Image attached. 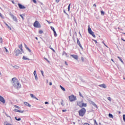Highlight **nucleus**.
Here are the masks:
<instances>
[{
	"label": "nucleus",
	"instance_id": "nucleus-23",
	"mask_svg": "<svg viewBox=\"0 0 125 125\" xmlns=\"http://www.w3.org/2000/svg\"><path fill=\"white\" fill-rule=\"evenodd\" d=\"M108 117L109 118H111V119H114V116L111 113H109Z\"/></svg>",
	"mask_w": 125,
	"mask_h": 125
},
{
	"label": "nucleus",
	"instance_id": "nucleus-49",
	"mask_svg": "<svg viewBox=\"0 0 125 125\" xmlns=\"http://www.w3.org/2000/svg\"><path fill=\"white\" fill-rule=\"evenodd\" d=\"M81 59H82V61H83H83H84V59H83V58H81Z\"/></svg>",
	"mask_w": 125,
	"mask_h": 125
},
{
	"label": "nucleus",
	"instance_id": "nucleus-15",
	"mask_svg": "<svg viewBox=\"0 0 125 125\" xmlns=\"http://www.w3.org/2000/svg\"><path fill=\"white\" fill-rule=\"evenodd\" d=\"M3 50L4 52H6V53H9V51H8V50L5 47H3Z\"/></svg>",
	"mask_w": 125,
	"mask_h": 125
},
{
	"label": "nucleus",
	"instance_id": "nucleus-42",
	"mask_svg": "<svg viewBox=\"0 0 125 125\" xmlns=\"http://www.w3.org/2000/svg\"><path fill=\"white\" fill-rule=\"evenodd\" d=\"M0 42L1 43H2V38H0Z\"/></svg>",
	"mask_w": 125,
	"mask_h": 125
},
{
	"label": "nucleus",
	"instance_id": "nucleus-10",
	"mask_svg": "<svg viewBox=\"0 0 125 125\" xmlns=\"http://www.w3.org/2000/svg\"><path fill=\"white\" fill-rule=\"evenodd\" d=\"M33 74L35 77V79L36 81H38L39 80V78H38V75H37V73L36 72V70H35L33 72Z\"/></svg>",
	"mask_w": 125,
	"mask_h": 125
},
{
	"label": "nucleus",
	"instance_id": "nucleus-62",
	"mask_svg": "<svg viewBox=\"0 0 125 125\" xmlns=\"http://www.w3.org/2000/svg\"><path fill=\"white\" fill-rule=\"evenodd\" d=\"M61 105H62V106H64V104H63L62 102L61 103Z\"/></svg>",
	"mask_w": 125,
	"mask_h": 125
},
{
	"label": "nucleus",
	"instance_id": "nucleus-59",
	"mask_svg": "<svg viewBox=\"0 0 125 125\" xmlns=\"http://www.w3.org/2000/svg\"><path fill=\"white\" fill-rule=\"evenodd\" d=\"M41 74H43V71L41 70Z\"/></svg>",
	"mask_w": 125,
	"mask_h": 125
},
{
	"label": "nucleus",
	"instance_id": "nucleus-8",
	"mask_svg": "<svg viewBox=\"0 0 125 125\" xmlns=\"http://www.w3.org/2000/svg\"><path fill=\"white\" fill-rule=\"evenodd\" d=\"M18 5L20 9H25V8H26V7H25L24 6H23V5H22L20 3H18Z\"/></svg>",
	"mask_w": 125,
	"mask_h": 125
},
{
	"label": "nucleus",
	"instance_id": "nucleus-33",
	"mask_svg": "<svg viewBox=\"0 0 125 125\" xmlns=\"http://www.w3.org/2000/svg\"><path fill=\"white\" fill-rule=\"evenodd\" d=\"M39 34H42L43 33V32L42 31V30H40L39 31Z\"/></svg>",
	"mask_w": 125,
	"mask_h": 125
},
{
	"label": "nucleus",
	"instance_id": "nucleus-40",
	"mask_svg": "<svg viewBox=\"0 0 125 125\" xmlns=\"http://www.w3.org/2000/svg\"><path fill=\"white\" fill-rule=\"evenodd\" d=\"M14 106L15 107V108H17V109H20V107H19L17 105H15Z\"/></svg>",
	"mask_w": 125,
	"mask_h": 125
},
{
	"label": "nucleus",
	"instance_id": "nucleus-12",
	"mask_svg": "<svg viewBox=\"0 0 125 125\" xmlns=\"http://www.w3.org/2000/svg\"><path fill=\"white\" fill-rule=\"evenodd\" d=\"M89 103L90 104H92L93 106H94V107H96V108H97V105H96V104H95V103L93 101H89Z\"/></svg>",
	"mask_w": 125,
	"mask_h": 125
},
{
	"label": "nucleus",
	"instance_id": "nucleus-63",
	"mask_svg": "<svg viewBox=\"0 0 125 125\" xmlns=\"http://www.w3.org/2000/svg\"><path fill=\"white\" fill-rule=\"evenodd\" d=\"M93 6L96 7V4H93Z\"/></svg>",
	"mask_w": 125,
	"mask_h": 125
},
{
	"label": "nucleus",
	"instance_id": "nucleus-41",
	"mask_svg": "<svg viewBox=\"0 0 125 125\" xmlns=\"http://www.w3.org/2000/svg\"><path fill=\"white\" fill-rule=\"evenodd\" d=\"M6 117H8V118H10V119H11V117H10V116L8 115V114H6Z\"/></svg>",
	"mask_w": 125,
	"mask_h": 125
},
{
	"label": "nucleus",
	"instance_id": "nucleus-57",
	"mask_svg": "<svg viewBox=\"0 0 125 125\" xmlns=\"http://www.w3.org/2000/svg\"><path fill=\"white\" fill-rule=\"evenodd\" d=\"M0 17H1V18H2V15L0 13Z\"/></svg>",
	"mask_w": 125,
	"mask_h": 125
},
{
	"label": "nucleus",
	"instance_id": "nucleus-7",
	"mask_svg": "<svg viewBox=\"0 0 125 125\" xmlns=\"http://www.w3.org/2000/svg\"><path fill=\"white\" fill-rule=\"evenodd\" d=\"M15 53H16V56H18L20 54H21V51L19 49L15 50L14 51Z\"/></svg>",
	"mask_w": 125,
	"mask_h": 125
},
{
	"label": "nucleus",
	"instance_id": "nucleus-46",
	"mask_svg": "<svg viewBox=\"0 0 125 125\" xmlns=\"http://www.w3.org/2000/svg\"><path fill=\"white\" fill-rule=\"evenodd\" d=\"M33 1L34 3H37V0H33Z\"/></svg>",
	"mask_w": 125,
	"mask_h": 125
},
{
	"label": "nucleus",
	"instance_id": "nucleus-60",
	"mask_svg": "<svg viewBox=\"0 0 125 125\" xmlns=\"http://www.w3.org/2000/svg\"><path fill=\"white\" fill-rule=\"evenodd\" d=\"M44 103H45V104H48V102H45Z\"/></svg>",
	"mask_w": 125,
	"mask_h": 125
},
{
	"label": "nucleus",
	"instance_id": "nucleus-28",
	"mask_svg": "<svg viewBox=\"0 0 125 125\" xmlns=\"http://www.w3.org/2000/svg\"><path fill=\"white\" fill-rule=\"evenodd\" d=\"M94 125H98V123H97V122H96V120L95 119H94Z\"/></svg>",
	"mask_w": 125,
	"mask_h": 125
},
{
	"label": "nucleus",
	"instance_id": "nucleus-43",
	"mask_svg": "<svg viewBox=\"0 0 125 125\" xmlns=\"http://www.w3.org/2000/svg\"><path fill=\"white\" fill-rule=\"evenodd\" d=\"M47 46H49V48H52V47H51V46L50 45H48L47 44Z\"/></svg>",
	"mask_w": 125,
	"mask_h": 125
},
{
	"label": "nucleus",
	"instance_id": "nucleus-50",
	"mask_svg": "<svg viewBox=\"0 0 125 125\" xmlns=\"http://www.w3.org/2000/svg\"><path fill=\"white\" fill-rule=\"evenodd\" d=\"M46 21L47 22V23H48L49 24H50L51 23V22H50L49 21L46 20Z\"/></svg>",
	"mask_w": 125,
	"mask_h": 125
},
{
	"label": "nucleus",
	"instance_id": "nucleus-34",
	"mask_svg": "<svg viewBox=\"0 0 125 125\" xmlns=\"http://www.w3.org/2000/svg\"><path fill=\"white\" fill-rule=\"evenodd\" d=\"M44 59H45L46 61H47L48 63H50V62H49V61H48V60L46 58H44Z\"/></svg>",
	"mask_w": 125,
	"mask_h": 125
},
{
	"label": "nucleus",
	"instance_id": "nucleus-35",
	"mask_svg": "<svg viewBox=\"0 0 125 125\" xmlns=\"http://www.w3.org/2000/svg\"><path fill=\"white\" fill-rule=\"evenodd\" d=\"M70 6H71V4H69L68 6V11H70Z\"/></svg>",
	"mask_w": 125,
	"mask_h": 125
},
{
	"label": "nucleus",
	"instance_id": "nucleus-17",
	"mask_svg": "<svg viewBox=\"0 0 125 125\" xmlns=\"http://www.w3.org/2000/svg\"><path fill=\"white\" fill-rule=\"evenodd\" d=\"M23 104H24V105H25V106H27L28 107H31V104H29L27 102H24Z\"/></svg>",
	"mask_w": 125,
	"mask_h": 125
},
{
	"label": "nucleus",
	"instance_id": "nucleus-24",
	"mask_svg": "<svg viewBox=\"0 0 125 125\" xmlns=\"http://www.w3.org/2000/svg\"><path fill=\"white\" fill-rule=\"evenodd\" d=\"M117 58H118V59H119L120 61H121V62H122V63L123 64H124V61H123V60L122 59V58H121V57L118 56V57H117Z\"/></svg>",
	"mask_w": 125,
	"mask_h": 125
},
{
	"label": "nucleus",
	"instance_id": "nucleus-36",
	"mask_svg": "<svg viewBox=\"0 0 125 125\" xmlns=\"http://www.w3.org/2000/svg\"><path fill=\"white\" fill-rule=\"evenodd\" d=\"M20 16L22 18V20H24V17L23 16V15H20Z\"/></svg>",
	"mask_w": 125,
	"mask_h": 125
},
{
	"label": "nucleus",
	"instance_id": "nucleus-56",
	"mask_svg": "<svg viewBox=\"0 0 125 125\" xmlns=\"http://www.w3.org/2000/svg\"><path fill=\"white\" fill-rule=\"evenodd\" d=\"M62 112H66V111H67V110H66V109H63V110H62Z\"/></svg>",
	"mask_w": 125,
	"mask_h": 125
},
{
	"label": "nucleus",
	"instance_id": "nucleus-27",
	"mask_svg": "<svg viewBox=\"0 0 125 125\" xmlns=\"http://www.w3.org/2000/svg\"><path fill=\"white\" fill-rule=\"evenodd\" d=\"M60 86L61 89H62V90H63V91H65L66 90L64 89V88L63 86H62V85H60Z\"/></svg>",
	"mask_w": 125,
	"mask_h": 125
},
{
	"label": "nucleus",
	"instance_id": "nucleus-26",
	"mask_svg": "<svg viewBox=\"0 0 125 125\" xmlns=\"http://www.w3.org/2000/svg\"><path fill=\"white\" fill-rule=\"evenodd\" d=\"M13 68H15V69H18L20 68L19 66L18 65H14V66H13Z\"/></svg>",
	"mask_w": 125,
	"mask_h": 125
},
{
	"label": "nucleus",
	"instance_id": "nucleus-22",
	"mask_svg": "<svg viewBox=\"0 0 125 125\" xmlns=\"http://www.w3.org/2000/svg\"><path fill=\"white\" fill-rule=\"evenodd\" d=\"M86 106H87L86 104L82 103V105H81V108H83V107H86Z\"/></svg>",
	"mask_w": 125,
	"mask_h": 125
},
{
	"label": "nucleus",
	"instance_id": "nucleus-6",
	"mask_svg": "<svg viewBox=\"0 0 125 125\" xmlns=\"http://www.w3.org/2000/svg\"><path fill=\"white\" fill-rule=\"evenodd\" d=\"M9 15L11 16V18L13 19V21L15 22H18V21L17 20V18L14 16L13 14H12L11 13L9 14Z\"/></svg>",
	"mask_w": 125,
	"mask_h": 125
},
{
	"label": "nucleus",
	"instance_id": "nucleus-44",
	"mask_svg": "<svg viewBox=\"0 0 125 125\" xmlns=\"http://www.w3.org/2000/svg\"><path fill=\"white\" fill-rule=\"evenodd\" d=\"M79 95H80V96H81V97H83V95H82V93H81V92H79Z\"/></svg>",
	"mask_w": 125,
	"mask_h": 125
},
{
	"label": "nucleus",
	"instance_id": "nucleus-45",
	"mask_svg": "<svg viewBox=\"0 0 125 125\" xmlns=\"http://www.w3.org/2000/svg\"><path fill=\"white\" fill-rule=\"evenodd\" d=\"M50 49H51V50H52V51H53V52H55V50H54V49L53 48H50Z\"/></svg>",
	"mask_w": 125,
	"mask_h": 125
},
{
	"label": "nucleus",
	"instance_id": "nucleus-31",
	"mask_svg": "<svg viewBox=\"0 0 125 125\" xmlns=\"http://www.w3.org/2000/svg\"><path fill=\"white\" fill-rule=\"evenodd\" d=\"M51 29L53 31V32L55 31V29H54V27L53 26H51Z\"/></svg>",
	"mask_w": 125,
	"mask_h": 125
},
{
	"label": "nucleus",
	"instance_id": "nucleus-39",
	"mask_svg": "<svg viewBox=\"0 0 125 125\" xmlns=\"http://www.w3.org/2000/svg\"><path fill=\"white\" fill-rule=\"evenodd\" d=\"M63 12H64V13H65V14H66V15H67L68 16H69V15L67 14V13L66 12V11H65V10H63Z\"/></svg>",
	"mask_w": 125,
	"mask_h": 125
},
{
	"label": "nucleus",
	"instance_id": "nucleus-18",
	"mask_svg": "<svg viewBox=\"0 0 125 125\" xmlns=\"http://www.w3.org/2000/svg\"><path fill=\"white\" fill-rule=\"evenodd\" d=\"M14 111H15V112H18V113H24V111L20 110H19V109H15L14 110Z\"/></svg>",
	"mask_w": 125,
	"mask_h": 125
},
{
	"label": "nucleus",
	"instance_id": "nucleus-64",
	"mask_svg": "<svg viewBox=\"0 0 125 125\" xmlns=\"http://www.w3.org/2000/svg\"><path fill=\"white\" fill-rule=\"evenodd\" d=\"M99 125H102V124H101V123H100L99 124Z\"/></svg>",
	"mask_w": 125,
	"mask_h": 125
},
{
	"label": "nucleus",
	"instance_id": "nucleus-55",
	"mask_svg": "<svg viewBox=\"0 0 125 125\" xmlns=\"http://www.w3.org/2000/svg\"><path fill=\"white\" fill-rule=\"evenodd\" d=\"M83 125H89V124L88 123H84Z\"/></svg>",
	"mask_w": 125,
	"mask_h": 125
},
{
	"label": "nucleus",
	"instance_id": "nucleus-11",
	"mask_svg": "<svg viewBox=\"0 0 125 125\" xmlns=\"http://www.w3.org/2000/svg\"><path fill=\"white\" fill-rule=\"evenodd\" d=\"M77 104L78 106H79V107H82V105L83 104V101H77Z\"/></svg>",
	"mask_w": 125,
	"mask_h": 125
},
{
	"label": "nucleus",
	"instance_id": "nucleus-48",
	"mask_svg": "<svg viewBox=\"0 0 125 125\" xmlns=\"http://www.w3.org/2000/svg\"><path fill=\"white\" fill-rule=\"evenodd\" d=\"M8 29H9V30H10V31H11V30H12L11 27H10V26H9V25L8 26Z\"/></svg>",
	"mask_w": 125,
	"mask_h": 125
},
{
	"label": "nucleus",
	"instance_id": "nucleus-47",
	"mask_svg": "<svg viewBox=\"0 0 125 125\" xmlns=\"http://www.w3.org/2000/svg\"><path fill=\"white\" fill-rule=\"evenodd\" d=\"M59 1H60V0H56V2H57V3H58Z\"/></svg>",
	"mask_w": 125,
	"mask_h": 125
},
{
	"label": "nucleus",
	"instance_id": "nucleus-51",
	"mask_svg": "<svg viewBox=\"0 0 125 125\" xmlns=\"http://www.w3.org/2000/svg\"><path fill=\"white\" fill-rule=\"evenodd\" d=\"M4 24L5 25H6V26H7V27H8V26H9L8 25V24H7V23H6V22H4Z\"/></svg>",
	"mask_w": 125,
	"mask_h": 125
},
{
	"label": "nucleus",
	"instance_id": "nucleus-53",
	"mask_svg": "<svg viewBox=\"0 0 125 125\" xmlns=\"http://www.w3.org/2000/svg\"><path fill=\"white\" fill-rule=\"evenodd\" d=\"M93 41L95 42V43H97V41L96 40H93Z\"/></svg>",
	"mask_w": 125,
	"mask_h": 125
},
{
	"label": "nucleus",
	"instance_id": "nucleus-52",
	"mask_svg": "<svg viewBox=\"0 0 125 125\" xmlns=\"http://www.w3.org/2000/svg\"><path fill=\"white\" fill-rule=\"evenodd\" d=\"M66 53V52L65 51H63L62 52V55H65V54Z\"/></svg>",
	"mask_w": 125,
	"mask_h": 125
},
{
	"label": "nucleus",
	"instance_id": "nucleus-19",
	"mask_svg": "<svg viewBox=\"0 0 125 125\" xmlns=\"http://www.w3.org/2000/svg\"><path fill=\"white\" fill-rule=\"evenodd\" d=\"M99 86H100V87H103V88H106V87H107V86H106L105 84H100L99 85Z\"/></svg>",
	"mask_w": 125,
	"mask_h": 125
},
{
	"label": "nucleus",
	"instance_id": "nucleus-21",
	"mask_svg": "<svg viewBox=\"0 0 125 125\" xmlns=\"http://www.w3.org/2000/svg\"><path fill=\"white\" fill-rule=\"evenodd\" d=\"M19 48H20L22 52H24V50H23V47L22 46V44H21V45L19 46Z\"/></svg>",
	"mask_w": 125,
	"mask_h": 125
},
{
	"label": "nucleus",
	"instance_id": "nucleus-30",
	"mask_svg": "<svg viewBox=\"0 0 125 125\" xmlns=\"http://www.w3.org/2000/svg\"><path fill=\"white\" fill-rule=\"evenodd\" d=\"M107 100H108L110 102L112 101V99L110 97H107Z\"/></svg>",
	"mask_w": 125,
	"mask_h": 125
},
{
	"label": "nucleus",
	"instance_id": "nucleus-16",
	"mask_svg": "<svg viewBox=\"0 0 125 125\" xmlns=\"http://www.w3.org/2000/svg\"><path fill=\"white\" fill-rule=\"evenodd\" d=\"M71 56L73 57L74 59H76V60H78V55H71Z\"/></svg>",
	"mask_w": 125,
	"mask_h": 125
},
{
	"label": "nucleus",
	"instance_id": "nucleus-2",
	"mask_svg": "<svg viewBox=\"0 0 125 125\" xmlns=\"http://www.w3.org/2000/svg\"><path fill=\"white\" fill-rule=\"evenodd\" d=\"M85 112H86L85 108H82L79 111V116H80V117H83V116H84V114H85Z\"/></svg>",
	"mask_w": 125,
	"mask_h": 125
},
{
	"label": "nucleus",
	"instance_id": "nucleus-13",
	"mask_svg": "<svg viewBox=\"0 0 125 125\" xmlns=\"http://www.w3.org/2000/svg\"><path fill=\"white\" fill-rule=\"evenodd\" d=\"M77 44H78V45H79L80 48L81 49H83V46H82V44H81V42H80V40H79L78 39H77Z\"/></svg>",
	"mask_w": 125,
	"mask_h": 125
},
{
	"label": "nucleus",
	"instance_id": "nucleus-4",
	"mask_svg": "<svg viewBox=\"0 0 125 125\" xmlns=\"http://www.w3.org/2000/svg\"><path fill=\"white\" fill-rule=\"evenodd\" d=\"M68 97L70 102H73L77 100V97H76V96H74V95H71V96H69Z\"/></svg>",
	"mask_w": 125,
	"mask_h": 125
},
{
	"label": "nucleus",
	"instance_id": "nucleus-3",
	"mask_svg": "<svg viewBox=\"0 0 125 125\" xmlns=\"http://www.w3.org/2000/svg\"><path fill=\"white\" fill-rule=\"evenodd\" d=\"M88 32L90 34V35H91V36H92V37H93V38L96 37L95 35H94V32H93V31H92V30H91V28H90V26L89 25H88Z\"/></svg>",
	"mask_w": 125,
	"mask_h": 125
},
{
	"label": "nucleus",
	"instance_id": "nucleus-1",
	"mask_svg": "<svg viewBox=\"0 0 125 125\" xmlns=\"http://www.w3.org/2000/svg\"><path fill=\"white\" fill-rule=\"evenodd\" d=\"M12 85L15 88H16V89L21 88V84L19 83V81H18V79H16V78H12Z\"/></svg>",
	"mask_w": 125,
	"mask_h": 125
},
{
	"label": "nucleus",
	"instance_id": "nucleus-38",
	"mask_svg": "<svg viewBox=\"0 0 125 125\" xmlns=\"http://www.w3.org/2000/svg\"><path fill=\"white\" fill-rule=\"evenodd\" d=\"M123 120L124 121V122H125V114H124L123 115Z\"/></svg>",
	"mask_w": 125,
	"mask_h": 125
},
{
	"label": "nucleus",
	"instance_id": "nucleus-20",
	"mask_svg": "<svg viewBox=\"0 0 125 125\" xmlns=\"http://www.w3.org/2000/svg\"><path fill=\"white\" fill-rule=\"evenodd\" d=\"M24 44V47H25V48H26V49H27V50H28V51H29V52H31V49H30V48H29V47H28V46H27V45L26 44Z\"/></svg>",
	"mask_w": 125,
	"mask_h": 125
},
{
	"label": "nucleus",
	"instance_id": "nucleus-54",
	"mask_svg": "<svg viewBox=\"0 0 125 125\" xmlns=\"http://www.w3.org/2000/svg\"><path fill=\"white\" fill-rule=\"evenodd\" d=\"M64 63L66 66H68V63H67V62H65Z\"/></svg>",
	"mask_w": 125,
	"mask_h": 125
},
{
	"label": "nucleus",
	"instance_id": "nucleus-32",
	"mask_svg": "<svg viewBox=\"0 0 125 125\" xmlns=\"http://www.w3.org/2000/svg\"><path fill=\"white\" fill-rule=\"evenodd\" d=\"M101 13L102 15H104V14H105V12H104V11H101Z\"/></svg>",
	"mask_w": 125,
	"mask_h": 125
},
{
	"label": "nucleus",
	"instance_id": "nucleus-58",
	"mask_svg": "<svg viewBox=\"0 0 125 125\" xmlns=\"http://www.w3.org/2000/svg\"><path fill=\"white\" fill-rule=\"evenodd\" d=\"M49 85H52V83L50 82V83H49Z\"/></svg>",
	"mask_w": 125,
	"mask_h": 125
},
{
	"label": "nucleus",
	"instance_id": "nucleus-5",
	"mask_svg": "<svg viewBox=\"0 0 125 125\" xmlns=\"http://www.w3.org/2000/svg\"><path fill=\"white\" fill-rule=\"evenodd\" d=\"M33 25L35 28H41V23H40L38 21H35L33 24Z\"/></svg>",
	"mask_w": 125,
	"mask_h": 125
},
{
	"label": "nucleus",
	"instance_id": "nucleus-9",
	"mask_svg": "<svg viewBox=\"0 0 125 125\" xmlns=\"http://www.w3.org/2000/svg\"><path fill=\"white\" fill-rule=\"evenodd\" d=\"M0 102H2L3 104H4V103H5V100H4V98L1 96H0Z\"/></svg>",
	"mask_w": 125,
	"mask_h": 125
},
{
	"label": "nucleus",
	"instance_id": "nucleus-25",
	"mask_svg": "<svg viewBox=\"0 0 125 125\" xmlns=\"http://www.w3.org/2000/svg\"><path fill=\"white\" fill-rule=\"evenodd\" d=\"M22 59L23 60H30V59L29 58H27V57H26V56H23Z\"/></svg>",
	"mask_w": 125,
	"mask_h": 125
},
{
	"label": "nucleus",
	"instance_id": "nucleus-14",
	"mask_svg": "<svg viewBox=\"0 0 125 125\" xmlns=\"http://www.w3.org/2000/svg\"><path fill=\"white\" fill-rule=\"evenodd\" d=\"M30 96L31 98H33V99H36V100H39V99H38L36 96L34 95L33 94H30Z\"/></svg>",
	"mask_w": 125,
	"mask_h": 125
},
{
	"label": "nucleus",
	"instance_id": "nucleus-37",
	"mask_svg": "<svg viewBox=\"0 0 125 125\" xmlns=\"http://www.w3.org/2000/svg\"><path fill=\"white\" fill-rule=\"evenodd\" d=\"M54 32V35L55 36V37H56L57 36V34L56 33V31H53Z\"/></svg>",
	"mask_w": 125,
	"mask_h": 125
},
{
	"label": "nucleus",
	"instance_id": "nucleus-29",
	"mask_svg": "<svg viewBox=\"0 0 125 125\" xmlns=\"http://www.w3.org/2000/svg\"><path fill=\"white\" fill-rule=\"evenodd\" d=\"M15 120H16V121H21V118H19L17 119V117H15Z\"/></svg>",
	"mask_w": 125,
	"mask_h": 125
},
{
	"label": "nucleus",
	"instance_id": "nucleus-61",
	"mask_svg": "<svg viewBox=\"0 0 125 125\" xmlns=\"http://www.w3.org/2000/svg\"><path fill=\"white\" fill-rule=\"evenodd\" d=\"M121 40L122 41H123V42H125V40L124 39L122 38Z\"/></svg>",
	"mask_w": 125,
	"mask_h": 125
}]
</instances>
